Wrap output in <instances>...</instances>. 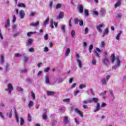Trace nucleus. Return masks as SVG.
<instances>
[{
  "instance_id": "5701e85b",
  "label": "nucleus",
  "mask_w": 126,
  "mask_h": 126,
  "mask_svg": "<svg viewBox=\"0 0 126 126\" xmlns=\"http://www.w3.org/2000/svg\"><path fill=\"white\" fill-rule=\"evenodd\" d=\"M40 22L37 21L36 23H32L30 24L31 26H33V27H35V26H38L39 25Z\"/></svg>"
},
{
  "instance_id": "49530a36",
  "label": "nucleus",
  "mask_w": 126,
  "mask_h": 126,
  "mask_svg": "<svg viewBox=\"0 0 126 126\" xmlns=\"http://www.w3.org/2000/svg\"><path fill=\"white\" fill-rule=\"evenodd\" d=\"M63 101L65 102V103H69L70 102V99L66 98L63 100Z\"/></svg>"
},
{
  "instance_id": "3c124183",
  "label": "nucleus",
  "mask_w": 126,
  "mask_h": 126,
  "mask_svg": "<svg viewBox=\"0 0 126 126\" xmlns=\"http://www.w3.org/2000/svg\"><path fill=\"white\" fill-rule=\"evenodd\" d=\"M59 110L60 111V112H63L65 110V108H64V107H61Z\"/></svg>"
},
{
  "instance_id": "2f4dec72",
  "label": "nucleus",
  "mask_w": 126,
  "mask_h": 126,
  "mask_svg": "<svg viewBox=\"0 0 126 126\" xmlns=\"http://www.w3.org/2000/svg\"><path fill=\"white\" fill-rule=\"evenodd\" d=\"M18 7L25 8V7H26V5L24 3H20L18 4Z\"/></svg>"
},
{
  "instance_id": "13d9d810",
  "label": "nucleus",
  "mask_w": 126,
  "mask_h": 126,
  "mask_svg": "<svg viewBox=\"0 0 126 126\" xmlns=\"http://www.w3.org/2000/svg\"><path fill=\"white\" fill-rule=\"evenodd\" d=\"M90 93H91L92 95H93V96L95 95V94L94 93V91H93V89H90Z\"/></svg>"
},
{
  "instance_id": "0eeeda50",
  "label": "nucleus",
  "mask_w": 126,
  "mask_h": 126,
  "mask_svg": "<svg viewBox=\"0 0 126 126\" xmlns=\"http://www.w3.org/2000/svg\"><path fill=\"white\" fill-rule=\"evenodd\" d=\"M91 100V103H95V104H97L98 102H99V98L97 97H93L92 98H90Z\"/></svg>"
},
{
  "instance_id": "2eb2a0df",
  "label": "nucleus",
  "mask_w": 126,
  "mask_h": 126,
  "mask_svg": "<svg viewBox=\"0 0 126 126\" xmlns=\"http://www.w3.org/2000/svg\"><path fill=\"white\" fill-rule=\"evenodd\" d=\"M101 107H100V103H96V109L94 110V113H96V112H98V111H100Z\"/></svg>"
},
{
  "instance_id": "79ce46f5",
  "label": "nucleus",
  "mask_w": 126,
  "mask_h": 126,
  "mask_svg": "<svg viewBox=\"0 0 126 126\" xmlns=\"http://www.w3.org/2000/svg\"><path fill=\"white\" fill-rule=\"evenodd\" d=\"M33 42V39L30 38L28 40V45H31V44H32V43Z\"/></svg>"
},
{
  "instance_id": "cd10ccee",
  "label": "nucleus",
  "mask_w": 126,
  "mask_h": 126,
  "mask_svg": "<svg viewBox=\"0 0 126 126\" xmlns=\"http://www.w3.org/2000/svg\"><path fill=\"white\" fill-rule=\"evenodd\" d=\"M28 71V69L27 68L22 69L21 70L20 73L23 74L24 73H26Z\"/></svg>"
},
{
  "instance_id": "37998d69",
  "label": "nucleus",
  "mask_w": 126,
  "mask_h": 126,
  "mask_svg": "<svg viewBox=\"0 0 126 126\" xmlns=\"http://www.w3.org/2000/svg\"><path fill=\"white\" fill-rule=\"evenodd\" d=\"M61 29L63 31V32H65V25H62L61 26Z\"/></svg>"
},
{
  "instance_id": "b1692460",
  "label": "nucleus",
  "mask_w": 126,
  "mask_h": 126,
  "mask_svg": "<svg viewBox=\"0 0 126 126\" xmlns=\"http://www.w3.org/2000/svg\"><path fill=\"white\" fill-rule=\"evenodd\" d=\"M122 33H123V32L122 31H119V32L116 36V40H117V41H120V37H121V34H122Z\"/></svg>"
},
{
  "instance_id": "1a4fd4ad",
  "label": "nucleus",
  "mask_w": 126,
  "mask_h": 126,
  "mask_svg": "<svg viewBox=\"0 0 126 126\" xmlns=\"http://www.w3.org/2000/svg\"><path fill=\"white\" fill-rule=\"evenodd\" d=\"M122 0H117L116 3L114 5V7H115V8H117L119 6H121V5L122 4Z\"/></svg>"
},
{
  "instance_id": "603ef678",
  "label": "nucleus",
  "mask_w": 126,
  "mask_h": 126,
  "mask_svg": "<svg viewBox=\"0 0 126 126\" xmlns=\"http://www.w3.org/2000/svg\"><path fill=\"white\" fill-rule=\"evenodd\" d=\"M83 88H86V85H81L80 86V89H83Z\"/></svg>"
},
{
  "instance_id": "c756f323",
  "label": "nucleus",
  "mask_w": 126,
  "mask_h": 126,
  "mask_svg": "<svg viewBox=\"0 0 126 126\" xmlns=\"http://www.w3.org/2000/svg\"><path fill=\"white\" fill-rule=\"evenodd\" d=\"M33 105H34V102L32 100L30 101L29 102V104H28V107L29 109H30V108H31V107H32Z\"/></svg>"
},
{
  "instance_id": "6e6d98bb",
  "label": "nucleus",
  "mask_w": 126,
  "mask_h": 126,
  "mask_svg": "<svg viewBox=\"0 0 126 126\" xmlns=\"http://www.w3.org/2000/svg\"><path fill=\"white\" fill-rule=\"evenodd\" d=\"M5 70L6 72H8V70H9L8 69V64H7V65L5 66Z\"/></svg>"
},
{
  "instance_id": "de8ad7c7",
  "label": "nucleus",
  "mask_w": 126,
  "mask_h": 126,
  "mask_svg": "<svg viewBox=\"0 0 126 126\" xmlns=\"http://www.w3.org/2000/svg\"><path fill=\"white\" fill-rule=\"evenodd\" d=\"M79 21H80V20H79V19H78V18L74 19L75 24H78V22H79Z\"/></svg>"
},
{
  "instance_id": "a878e982",
  "label": "nucleus",
  "mask_w": 126,
  "mask_h": 126,
  "mask_svg": "<svg viewBox=\"0 0 126 126\" xmlns=\"http://www.w3.org/2000/svg\"><path fill=\"white\" fill-rule=\"evenodd\" d=\"M10 25V22L9 21V19H7V22L5 25V28H7V27H9Z\"/></svg>"
},
{
  "instance_id": "4c0bfd02",
  "label": "nucleus",
  "mask_w": 126,
  "mask_h": 126,
  "mask_svg": "<svg viewBox=\"0 0 126 126\" xmlns=\"http://www.w3.org/2000/svg\"><path fill=\"white\" fill-rule=\"evenodd\" d=\"M84 15H85V16H88V15H89V14L88 13V10L85 9L84 10Z\"/></svg>"
},
{
  "instance_id": "f03ea898",
  "label": "nucleus",
  "mask_w": 126,
  "mask_h": 126,
  "mask_svg": "<svg viewBox=\"0 0 126 126\" xmlns=\"http://www.w3.org/2000/svg\"><path fill=\"white\" fill-rule=\"evenodd\" d=\"M102 63L106 66H108L110 64V63L109 60V57L105 56V58L102 59Z\"/></svg>"
},
{
  "instance_id": "680f3d73",
  "label": "nucleus",
  "mask_w": 126,
  "mask_h": 126,
  "mask_svg": "<svg viewBox=\"0 0 126 126\" xmlns=\"http://www.w3.org/2000/svg\"><path fill=\"white\" fill-rule=\"evenodd\" d=\"M32 97L33 100H35V93L32 92Z\"/></svg>"
},
{
  "instance_id": "4468645a",
  "label": "nucleus",
  "mask_w": 126,
  "mask_h": 126,
  "mask_svg": "<svg viewBox=\"0 0 126 126\" xmlns=\"http://www.w3.org/2000/svg\"><path fill=\"white\" fill-rule=\"evenodd\" d=\"M78 9L79 10V12L80 13H83V6L82 4H79L78 6Z\"/></svg>"
},
{
  "instance_id": "72a5a7b5",
  "label": "nucleus",
  "mask_w": 126,
  "mask_h": 126,
  "mask_svg": "<svg viewBox=\"0 0 126 126\" xmlns=\"http://www.w3.org/2000/svg\"><path fill=\"white\" fill-rule=\"evenodd\" d=\"M71 36L72 38H74L75 36V31L74 30H72L71 32Z\"/></svg>"
},
{
  "instance_id": "f704fd0d",
  "label": "nucleus",
  "mask_w": 126,
  "mask_h": 126,
  "mask_svg": "<svg viewBox=\"0 0 126 126\" xmlns=\"http://www.w3.org/2000/svg\"><path fill=\"white\" fill-rule=\"evenodd\" d=\"M28 122H32V117L29 113L28 114Z\"/></svg>"
},
{
  "instance_id": "4be33fe9",
  "label": "nucleus",
  "mask_w": 126,
  "mask_h": 126,
  "mask_svg": "<svg viewBox=\"0 0 126 126\" xmlns=\"http://www.w3.org/2000/svg\"><path fill=\"white\" fill-rule=\"evenodd\" d=\"M101 82L102 85H106L108 81H107L105 78H102L101 79Z\"/></svg>"
},
{
  "instance_id": "8fccbe9b",
  "label": "nucleus",
  "mask_w": 126,
  "mask_h": 126,
  "mask_svg": "<svg viewBox=\"0 0 126 126\" xmlns=\"http://www.w3.org/2000/svg\"><path fill=\"white\" fill-rule=\"evenodd\" d=\"M24 123H25L24 119L23 118H21V123H20L21 126H23V125H24Z\"/></svg>"
},
{
  "instance_id": "aec40b11",
  "label": "nucleus",
  "mask_w": 126,
  "mask_h": 126,
  "mask_svg": "<svg viewBox=\"0 0 126 126\" xmlns=\"http://www.w3.org/2000/svg\"><path fill=\"white\" fill-rule=\"evenodd\" d=\"M47 96H52L56 94V92L47 91L46 92Z\"/></svg>"
},
{
  "instance_id": "ddd939ff",
  "label": "nucleus",
  "mask_w": 126,
  "mask_h": 126,
  "mask_svg": "<svg viewBox=\"0 0 126 126\" xmlns=\"http://www.w3.org/2000/svg\"><path fill=\"white\" fill-rule=\"evenodd\" d=\"M108 34H109V28H106L103 31L102 37H104L105 35H108Z\"/></svg>"
},
{
  "instance_id": "a211bd4d",
  "label": "nucleus",
  "mask_w": 126,
  "mask_h": 126,
  "mask_svg": "<svg viewBox=\"0 0 126 126\" xmlns=\"http://www.w3.org/2000/svg\"><path fill=\"white\" fill-rule=\"evenodd\" d=\"M82 103L84 105H87V104H91V100H90V98H89L88 99H86L83 101Z\"/></svg>"
},
{
  "instance_id": "bf43d9fd",
  "label": "nucleus",
  "mask_w": 126,
  "mask_h": 126,
  "mask_svg": "<svg viewBox=\"0 0 126 126\" xmlns=\"http://www.w3.org/2000/svg\"><path fill=\"white\" fill-rule=\"evenodd\" d=\"M0 117L1 118L2 120H5L4 116L2 114V113L1 112H0Z\"/></svg>"
},
{
  "instance_id": "f257e3e1",
  "label": "nucleus",
  "mask_w": 126,
  "mask_h": 126,
  "mask_svg": "<svg viewBox=\"0 0 126 126\" xmlns=\"http://www.w3.org/2000/svg\"><path fill=\"white\" fill-rule=\"evenodd\" d=\"M115 61L116 62V63L115 65L112 66V68L117 69L118 67H120V66H121V61L119 58H116L115 54H113L110 57V61L112 63H115Z\"/></svg>"
},
{
  "instance_id": "4d7b16f0",
  "label": "nucleus",
  "mask_w": 126,
  "mask_h": 126,
  "mask_svg": "<svg viewBox=\"0 0 126 126\" xmlns=\"http://www.w3.org/2000/svg\"><path fill=\"white\" fill-rule=\"evenodd\" d=\"M94 54L95 57H96V58H100V55H99V53H98L97 51H95Z\"/></svg>"
},
{
  "instance_id": "a19ab883",
  "label": "nucleus",
  "mask_w": 126,
  "mask_h": 126,
  "mask_svg": "<svg viewBox=\"0 0 126 126\" xmlns=\"http://www.w3.org/2000/svg\"><path fill=\"white\" fill-rule=\"evenodd\" d=\"M92 49H93V44H91L89 48V53H91L92 51Z\"/></svg>"
},
{
  "instance_id": "e2e57ef3",
  "label": "nucleus",
  "mask_w": 126,
  "mask_h": 126,
  "mask_svg": "<svg viewBox=\"0 0 126 126\" xmlns=\"http://www.w3.org/2000/svg\"><path fill=\"white\" fill-rule=\"evenodd\" d=\"M48 39H49V36H48V34H46L44 35V39L45 40V41H47Z\"/></svg>"
},
{
  "instance_id": "bb28decb",
  "label": "nucleus",
  "mask_w": 126,
  "mask_h": 126,
  "mask_svg": "<svg viewBox=\"0 0 126 126\" xmlns=\"http://www.w3.org/2000/svg\"><path fill=\"white\" fill-rule=\"evenodd\" d=\"M34 15H37V13L36 12L32 11L30 12L29 15L30 17H33Z\"/></svg>"
},
{
  "instance_id": "69168bd1",
  "label": "nucleus",
  "mask_w": 126,
  "mask_h": 126,
  "mask_svg": "<svg viewBox=\"0 0 126 126\" xmlns=\"http://www.w3.org/2000/svg\"><path fill=\"white\" fill-rule=\"evenodd\" d=\"M49 70H50V67H48L46 69H44V71L45 72H48L49 71Z\"/></svg>"
},
{
  "instance_id": "9b49d317",
  "label": "nucleus",
  "mask_w": 126,
  "mask_h": 126,
  "mask_svg": "<svg viewBox=\"0 0 126 126\" xmlns=\"http://www.w3.org/2000/svg\"><path fill=\"white\" fill-rule=\"evenodd\" d=\"M63 79L60 77L55 79V83H62V82H63Z\"/></svg>"
},
{
  "instance_id": "f8f14e48",
  "label": "nucleus",
  "mask_w": 126,
  "mask_h": 126,
  "mask_svg": "<svg viewBox=\"0 0 126 126\" xmlns=\"http://www.w3.org/2000/svg\"><path fill=\"white\" fill-rule=\"evenodd\" d=\"M63 12H60V13L59 14L58 16L57 17V19H58V20H60V19L63 18Z\"/></svg>"
},
{
  "instance_id": "09e8293b",
  "label": "nucleus",
  "mask_w": 126,
  "mask_h": 126,
  "mask_svg": "<svg viewBox=\"0 0 126 126\" xmlns=\"http://www.w3.org/2000/svg\"><path fill=\"white\" fill-rule=\"evenodd\" d=\"M7 117H8V118H11L12 117V113H11V112H9V113H7Z\"/></svg>"
},
{
  "instance_id": "39448f33",
  "label": "nucleus",
  "mask_w": 126,
  "mask_h": 126,
  "mask_svg": "<svg viewBox=\"0 0 126 126\" xmlns=\"http://www.w3.org/2000/svg\"><path fill=\"white\" fill-rule=\"evenodd\" d=\"M105 27V25L102 24L96 26V29L98 32H102V28Z\"/></svg>"
},
{
  "instance_id": "c85d7f7f",
  "label": "nucleus",
  "mask_w": 126,
  "mask_h": 126,
  "mask_svg": "<svg viewBox=\"0 0 126 126\" xmlns=\"http://www.w3.org/2000/svg\"><path fill=\"white\" fill-rule=\"evenodd\" d=\"M37 32H31L27 33V36L28 37H31V35H32V34H36Z\"/></svg>"
},
{
  "instance_id": "7ed1b4c3",
  "label": "nucleus",
  "mask_w": 126,
  "mask_h": 126,
  "mask_svg": "<svg viewBox=\"0 0 126 126\" xmlns=\"http://www.w3.org/2000/svg\"><path fill=\"white\" fill-rule=\"evenodd\" d=\"M63 122L66 126H72V125L69 124V121L68 120V117H67V116H64L63 117Z\"/></svg>"
},
{
  "instance_id": "6e6552de",
  "label": "nucleus",
  "mask_w": 126,
  "mask_h": 126,
  "mask_svg": "<svg viewBox=\"0 0 126 126\" xmlns=\"http://www.w3.org/2000/svg\"><path fill=\"white\" fill-rule=\"evenodd\" d=\"M19 15L21 19H23L24 18V17L25 16V12H24V10H21L19 12Z\"/></svg>"
},
{
  "instance_id": "c9c22d12",
  "label": "nucleus",
  "mask_w": 126,
  "mask_h": 126,
  "mask_svg": "<svg viewBox=\"0 0 126 126\" xmlns=\"http://www.w3.org/2000/svg\"><path fill=\"white\" fill-rule=\"evenodd\" d=\"M96 63H97V60L95 58H93L92 62L93 65H96Z\"/></svg>"
},
{
  "instance_id": "ea45409f",
  "label": "nucleus",
  "mask_w": 126,
  "mask_h": 126,
  "mask_svg": "<svg viewBox=\"0 0 126 126\" xmlns=\"http://www.w3.org/2000/svg\"><path fill=\"white\" fill-rule=\"evenodd\" d=\"M106 44L105 43V41H101V44H100V48H104L105 47Z\"/></svg>"
},
{
  "instance_id": "473e14b6",
  "label": "nucleus",
  "mask_w": 126,
  "mask_h": 126,
  "mask_svg": "<svg viewBox=\"0 0 126 126\" xmlns=\"http://www.w3.org/2000/svg\"><path fill=\"white\" fill-rule=\"evenodd\" d=\"M4 63V56H3V55H1L0 63L1 64H3Z\"/></svg>"
},
{
  "instance_id": "f3484780",
  "label": "nucleus",
  "mask_w": 126,
  "mask_h": 126,
  "mask_svg": "<svg viewBox=\"0 0 126 126\" xmlns=\"http://www.w3.org/2000/svg\"><path fill=\"white\" fill-rule=\"evenodd\" d=\"M100 12L101 16H102V17H104V16H105V14H106V9L104 8H102L100 10Z\"/></svg>"
},
{
  "instance_id": "6ab92c4d",
  "label": "nucleus",
  "mask_w": 126,
  "mask_h": 126,
  "mask_svg": "<svg viewBox=\"0 0 126 126\" xmlns=\"http://www.w3.org/2000/svg\"><path fill=\"white\" fill-rule=\"evenodd\" d=\"M49 21H50V18L47 17L46 20L44 21L43 24V27H46L48 24H49Z\"/></svg>"
},
{
  "instance_id": "412c9836",
  "label": "nucleus",
  "mask_w": 126,
  "mask_h": 126,
  "mask_svg": "<svg viewBox=\"0 0 126 126\" xmlns=\"http://www.w3.org/2000/svg\"><path fill=\"white\" fill-rule=\"evenodd\" d=\"M74 112H75V113H77V114L80 115V116H81V117H83V114L81 113V111H79V110H78V109L75 108L74 109Z\"/></svg>"
},
{
  "instance_id": "393cba45",
  "label": "nucleus",
  "mask_w": 126,
  "mask_h": 126,
  "mask_svg": "<svg viewBox=\"0 0 126 126\" xmlns=\"http://www.w3.org/2000/svg\"><path fill=\"white\" fill-rule=\"evenodd\" d=\"M123 15V13H119L117 15L116 18H117V19H121Z\"/></svg>"
},
{
  "instance_id": "0e129e2a",
  "label": "nucleus",
  "mask_w": 126,
  "mask_h": 126,
  "mask_svg": "<svg viewBox=\"0 0 126 126\" xmlns=\"http://www.w3.org/2000/svg\"><path fill=\"white\" fill-rule=\"evenodd\" d=\"M89 31V30L88 29V28H87L85 30V34H88V32Z\"/></svg>"
},
{
  "instance_id": "20e7f679",
  "label": "nucleus",
  "mask_w": 126,
  "mask_h": 126,
  "mask_svg": "<svg viewBox=\"0 0 126 126\" xmlns=\"http://www.w3.org/2000/svg\"><path fill=\"white\" fill-rule=\"evenodd\" d=\"M6 91H7L9 94H10L13 90V87L11 83L8 84V89L5 90Z\"/></svg>"
},
{
  "instance_id": "58836bf2",
  "label": "nucleus",
  "mask_w": 126,
  "mask_h": 126,
  "mask_svg": "<svg viewBox=\"0 0 126 126\" xmlns=\"http://www.w3.org/2000/svg\"><path fill=\"white\" fill-rule=\"evenodd\" d=\"M57 124H58V121L56 120H53L52 123V126H56Z\"/></svg>"
},
{
  "instance_id": "7c9ffc66",
  "label": "nucleus",
  "mask_w": 126,
  "mask_h": 126,
  "mask_svg": "<svg viewBox=\"0 0 126 126\" xmlns=\"http://www.w3.org/2000/svg\"><path fill=\"white\" fill-rule=\"evenodd\" d=\"M69 53H70V48H67L65 53V55L66 56V57H68V55H69Z\"/></svg>"
},
{
  "instance_id": "338daca9",
  "label": "nucleus",
  "mask_w": 126,
  "mask_h": 126,
  "mask_svg": "<svg viewBox=\"0 0 126 126\" xmlns=\"http://www.w3.org/2000/svg\"><path fill=\"white\" fill-rule=\"evenodd\" d=\"M79 24L80 26H83V21L81 20L79 22Z\"/></svg>"
},
{
  "instance_id": "774afa93",
  "label": "nucleus",
  "mask_w": 126,
  "mask_h": 126,
  "mask_svg": "<svg viewBox=\"0 0 126 126\" xmlns=\"http://www.w3.org/2000/svg\"><path fill=\"white\" fill-rule=\"evenodd\" d=\"M79 92H80V91H79V90H78V91L75 92L74 93V96H76V95H77V94H78V93H79Z\"/></svg>"
},
{
  "instance_id": "dca6fc26",
  "label": "nucleus",
  "mask_w": 126,
  "mask_h": 126,
  "mask_svg": "<svg viewBox=\"0 0 126 126\" xmlns=\"http://www.w3.org/2000/svg\"><path fill=\"white\" fill-rule=\"evenodd\" d=\"M14 114H15V118L17 121V123H19V117L18 116V114H17V112H16V110L14 109Z\"/></svg>"
},
{
  "instance_id": "423d86ee",
  "label": "nucleus",
  "mask_w": 126,
  "mask_h": 126,
  "mask_svg": "<svg viewBox=\"0 0 126 126\" xmlns=\"http://www.w3.org/2000/svg\"><path fill=\"white\" fill-rule=\"evenodd\" d=\"M45 83L48 85H52V83H51V81H50V77L48 75H46L45 76Z\"/></svg>"
},
{
  "instance_id": "c03bdc74",
  "label": "nucleus",
  "mask_w": 126,
  "mask_h": 126,
  "mask_svg": "<svg viewBox=\"0 0 126 126\" xmlns=\"http://www.w3.org/2000/svg\"><path fill=\"white\" fill-rule=\"evenodd\" d=\"M29 51L30 52V53H34V52H35V50H34V48L31 47L29 49Z\"/></svg>"
},
{
  "instance_id": "a18cd8bd",
  "label": "nucleus",
  "mask_w": 126,
  "mask_h": 126,
  "mask_svg": "<svg viewBox=\"0 0 126 126\" xmlns=\"http://www.w3.org/2000/svg\"><path fill=\"white\" fill-rule=\"evenodd\" d=\"M17 91H19L20 92H22L23 91V89L20 87H17Z\"/></svg>"
},
{
  "instance_id": "5fc2aeb1",
  "label": "nucleus",
  "mask_w": 126,
  "mask_h": 126,
  "mask_svg": "<svg viewBox=\"0 0 126 126\" xmlns=\"http://www.w3.org/2000/svg\"><path fill=\"white\" fill-rule=\"evenodd\" d=\"M93 13L94 14V15H95V16H98V14H99L98 11H93Z\"/></svg>"
},
{
  "instance_id": "9d476101",
  "label": "nucleus",
  "mask_w": 126,
  "mask_h": 126,
  "mask_svg": "<svg viewBox=\"0 0 126 126\" xmlns=\"http://www.w3.org/2000/svg\"><path fill=\"white\" fill-rule=\"evenodd\" d=\"M77 63L79 68H82V66L83 65V64L82 63V61H81V60H80V59H77Z\"/></svg>"
},
{
  "instance_id": "864d4df0",
  "label": "nucleus",
  "mask_w": 126,
  "mask_h": 126,
  "mask_svg": "<svg viewBox=\"0 0 126 126\" xmlns=\"http://www.w3.org/2000/svg\"><path fill=\"white\" fill-rule=\"evenodd\" d=\"M16 21V17H15V15H13V19H12V22L13 23H15Z\"/></svg>"
},
{
  "instance_id": "052dcab7",
  "label": "nucleus",
  "mask_w": 126,
  "mask_h": 126,
  "mask_svg": "<svg viewBox=\"0 0 126 126\" xmlns=\"http://www.w3.org/2000/svg\"><path fill=\"white\" fill-rule=\"evenodd\" d=\"M43 119L44 120H47L48 117H47V113H45L43 114Z\"/></svg>"
},
{
  "instance_id": "e433bc0d",
  "label": "nucleus",
  "mask_w": 126,
  "mask_h": 126,
  "mask_svg": "<svg viewBox=\"0 0 126 126\" xmlns=\"http://www.w3.org/2000/svg\"><path fill=\"white\" fill-rule=\"evenodd\" d=\"M62 5L63 4H62V3H58L56 6V9H59V8H61Z\"/></svg>"
}]
</instances>
